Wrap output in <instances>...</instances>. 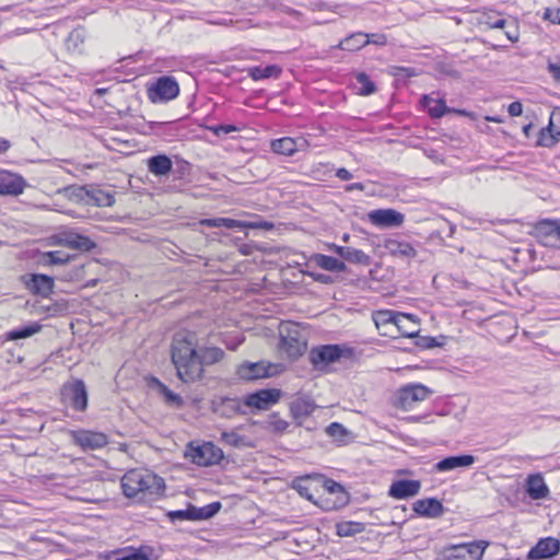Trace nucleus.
<instances>
[{"mask_svg":"<svg viewBox=\"0 0 560 560\" xmlns=\"http://www.w3.org/2000/svg\"><path fill=\"white\" fill-rule=\"evenodd\" d=\"M225 352L217 346H199L197 332L187 328L175 331L170 343V359L177 378L194 384L205 378L206 369L223 361Z\"/></svg>","mask_w":560,"mask_h":560,"instance_id":"f257e3e1","label":"nucleus"},{"mask_svg":"<svg viewBox=\"0 0 560 560\" xmlns=\"http://www.w3.org/2000/svg\"><path fill=\"white\" fill-rule=\"evenodd\" d=\"M121 489L125 497L139 503L152 502L160 499L165 489L163 478L145 468L128 470L121 478Z\"/></svg>","mask_w":560,"mask_h":560,"instance_id":"f03ea898","label":"nucleus"},{"mask_svg":"<svg viewBox=\"0 0 560 560\" xmlns=\"http://www.w3.org/2000/svg\"><path fill=\"white\" fill-rule=\"evenodd\" d=\"M292 488L296 490L301 497L326 511L336 508V504L330 502L326 497L342 491L340 483L332 479L325 478L322 475L298 477L293 480Z\"/></svg>","mask_w":560,"mask_h":560,"instance_id":"7ed1b4c3","label":"nucleus"},{"mask_svg":"<svg viewBox=\"0 0 560 560\" xmlns=\"http://www.w3.org/2000/svg\"><path fill=\"white\" fill-rule=\"evenodd\" d=\"M279 354L289 360L296 361L307 350V338L300 324L295 322H282L279 326Z\"/></svg>","mask_w":560,"mask_h":560,"instance_id":"20e7f679","label":"nucleus"},{"mask_svg":"<svg viewBox=\"0 0 560 560\" xmlns=\"http://www.w3.org/2000/svg\"><path fill=\"white\" fill-rule=\"evenodd\" d=\"M308 359L315 370L326 371L330 364L341 360H357V353L354 348L347 343L320 345L311 349Z\"/></svg>","mask_w":560,"mask_h":560,"instance_id":"39448f33","label":"nucleus"},{"mask_svg":"<svg viewBox=\"0 0 560 560\" xmlns=\"http://www.w3.org/2000/svg\"><path fill=\"white\" fill-rule=\"evenodd\" d=\"M489 547L487 540L452 544L443 547L439 552L440 560H482Z\"/></svg>","mask_w":560,"mask_h":560,"instance_id":"423d86ee","label":"nucleus"},{"mask_svg":"<svg viewBox=\"0 0 560 560\" xmlns=\"http://www.w3.org/2000/svg\"><path fill=\"white\" fill-rule=\"evenodd\" d=\"M284 368L280 363L270 361L249 362L245 361L237 365L236 375L243 381H257L280 375Z\"/></svg>","mask_w":560,"mask_h":560,"instance_id":"0eeeda50","label":"nucleus"},{"mask_svg":"<svg viewBox=\"0 0 560 560\" xmlns=\"http://www.w3.org/2000/svg\"><path fill=\"white\" fill-rule=\"evenodd\" d=\"M419 107L427 113L432 119H438L445 114L454 113L459 116L474 118L475 114L466 109H456L448 107L446 101L441 96L440 92L434 91L430 94H423L419 100Z\"/></svg>","mask_w":560,"mask_h":560,"instance_id":"6e6552de","label":"nucleus"},{"mask_svg":"<svg viewBox=\"0 0 560 560\" xmlns=\"http://www.w3.org/2000/svg\"><path fill=\"white\" fill-rule=\"evenodd\" d=\"M179 94V84L172 75L156 78L147 88L148 98L154 104L167 103Z\"/></svg>","mask_w":560,"mask_h":560,"instance_id":"1a4fd4ad","label":"nucleus"},{"mask_svg":"<svg viewBox=\"0 0 560 560\" xmlns=\"http://www.w3.org/2000/svg\"><path fill=\"white\" fill-rule=\"evenodd\" d=\"M187 456L191 463L201 467H209L219 464L223 457V451L212 442H202L195 445L189 443L187 447Z\"/></svg>","mask_w":560,"mask_h":560,"instance_id":"9d476101","label":"nucleus"},{"mask_svg":"<svg viewBox=\"0 0 560 560\" xmlns=\"http://www.w3.org/2000/svg\"><path fill=\"white\" fill-rule=\"evenodd\" d=\"M530 234L544 246L560 249V220L541 219L533 224Z\"/></svg>","mask_w":560,"mask_h":560,"instance_id":"9b49d317","label":"nucleus"},{"mask_svg":"<svg viewBox=\"0 0 560 560\" xmlns=\"http://www.w3.org/2000/svg\"><path fill=\"white\" fill-rule=\"evenodd\" d=\"M69 436L72 443L83 452L98 451L109 443V438L106 433L89 429L71 430Z\"/></svg>","mask_w":560,"mask_h":560,"instance_id":"f8f14e48","label":"nucleus"},{"mask_svg":"<svg viewBox=\"0 0 560 560\" xmlns=\"http://www.w3.org/2000/svg\"><path fill=\"white\" fill-rule=\"evenodd\" d=\"M431 390L422 384H409L397 392L395 406L401 410H411L419 402L425 400Z\"/></svg>","mask_w":560,"mask_h":560,"instance_id":"ddd939ff","label":"nucleus"},{"mask_svg":"<svg viewBox=\"0 0 560 560\" xmlns=\"http://www.w3.org/2000/svg\"><path fill=\"white\" fill-rule=\"evenodd\" d=\"M61 395L65 401H67L73 410L83 412L88 409V390L82 380H74L65 384Z\"/></svg>","mask_w":560,"mask_h":560,"instance_id":"4468645a","label":"nucleus"},{"mask_svg":"<svg viewBox=\"0 0 560 560\" xmlns=\"http://www.w3.org/2000/svg\"><path fill=\"white\" fill-rule=\"evenodd\" d=\"M52 244L65 246L80 252H91L96 244L86 235L80 234L73 230H63L52 236Z\"/></svg>","mask_w":560,"mask_h":560,"instance_id":"2eb2a0df","label":"nucleus"},{"mask_svg":"<svg viewBox=\"0 0 560 560\" xmlns=\"http://www.w3.org/2000/svg\"><path fill=\"white\" fill-rule=\"evenodd\" d=\"M25 289L33 295L49 298L54 293L55 280L45 273H27L21 277Z\"/></svg>","mask_w":560,"mask_h":560,"instance_id":"dca6fc26","label":"nucleus"},{"mask_svg":"<svg viewBox=\"0 0 560 560\" xmlns=\"http://www.w3.org/2000/svg\"><path fill=\"white\" fill-rule=\"evenodd\" d=\"M281 395L278 388H264L246 395L244 404L250 409L267 410L278 404Z\"/></svg>","mask_w":560,"mask_h":560,"instance_id":"f3484780","label":"nucleus"},{"mask_svg":"<svg viewBox=\"0 0 560 560\" xmlns=\"http://www.w3.org/2000/svg\"><path fill=\"white\" fill-rule=\"evenodd\" d=\"M78 196L89 206L110 207L115 203V196L96 187H80Z\"/></svg>","mask_w":560,"mask_h":560,"instance_id":"a211bd4d","label":"nucleus"},{"mask_svg":"<svg viewBox=\"0 0 560 560\" xmlns=\"http://www.w3.org/2000/svg\"><path fill=\"white\" fill-rule=\"evenodd\" d=\"M393 339L397 338H415L420 331V324L415 316L405 313H397L395 327L393 328Z\"/></svg>","mask_w":560,"mask_h":560,"instance_id":"6ab92c4d","label":"nucleus"},{"mask_svg":"<svg viewBox=\"0 0 560 560\" xmlns=\"http://www.w3.org/2000/svg\"><path fill=\"white\" fill-rule=\"evenodd\" d=\"M369 221L378 228L400 226L405 217L394 209H377L368 213Z\"/></svg>","mask_w":560,"mask_h":560,"instance_id":"aec40b11","label":"nucleus"},{"mask_svg":"<svg viewBox=\"0 0 560 560\" xmlns=\"http://www.w3.org/2000/svg\"><path fill=\"white\" fill-rule=\"evenodd\" d=\"M560 551V540L553 537L540 538L528 551L529 560H545L557 556Z\"/></svg>","mask_w":560,"mask_h":560,"instance_id":"412c9836","label":"nucleus"},{"mask_svg":"<svg viewBox=\"0 0 560 560\" xmlns=\"http://www.w3.org/2000/svg\"><path fill=\"white\" fill-rule=\"evenodd\" d=\"M25 187L26 183L22 176L0 170V196H20Z\"/></svg>","mask_w":560,"mask_h":560,"instance_id":"4be33fe9","label":"nucleus"},{"mask_svg":"<svg viewBox=\"0 0 560 560\" xmlns=\"http://www.w3.org/2000/svg\"><path fill=\"white\" fill-rule=\"evenodd\" d=\"M420 489L421 482L419 480H396L390 485L388 494L394 499L404 500L417 495Z\"/></svg>","mask_w":560,"mask_h":560,"instance_id":"5701e85b","label":"nucleus"},{"mask_svg":"<svg viewBox=\"0 0 560 560\" xmlns=\"http://www.w3.org/2000/svg\"><path fill=\"white\" fill-rule=\"evenodd\" d=\"M383 246L388 255L396 258L410 259L417 255V250L411 243L398 237L386 238Z\"/></svg>","mask_w":560,"mask_h":560,"instance_id":"b1692460","label":"nucleus"},{"mask_svg":"<svg viewBox=\"0 0 560 560\" xmlns=\"http://www.w3.org/2000/svg\"><path fill=\"white\" fill-rule=\"evenodd\" d=\"M413 512L422 517L435 518L443 514L444 508L435 498L419 499L412 504Z\"/></svg>","mask_w":560,"mask_h":560,"instance_id":"393cba45","label":"nucleus"},{"mask_svg":"<svg viewBox=\"0 0 560 560\" xmlns=\"http://www.w3.org/2000/svg\"><path fill=\"white\" fill-rule=\"evenodd\" d=\"M316 409V405L314 400L307 396H298L290 402V415L296 421H302L305 418L310 417L314 410Z\"/></svg>","mask_w":560,"mask_h":560,"instance_id":"a878e982","label":"nucleus"},{"mask_svg":"<svg viewBox=\"0 0 560 560\" xmlns=\"http://www.w3.org/2000/svg\"><path fill=\"white\" fill-rule=\"evenodd\" d=\"M396 318L397 313L392 310H380L373 314V320L380 335L389 338L394 335L393 328L395 327Z\"/></svg>","mask_w":560,"mask_h":560,"instance_id":"bb28decb","label":"nucleus"},{"mask_svg":"<svg viewBox=\"0 0 560 560\" xmlns=\"http://www.w3.org/2000/svg\"><path fill=\"white\" fill-rule=\"evenodd\" d=\"M476 458L472 455H457V456H448L440 462L435 463L433 466V470L436 472L451 471L460 467H469L475 463Z\"/></svg>","mask_w":560,"mask_h":560,"instance_id":"cd10ccee","label":"nucleus"},{"mask_svg":"<svg viewBox=\"0 0 560 560\" xmlns=\"http://www.w3.org/2000/svg\"><path fill=\"white\" fill-rule=\"evenodd\" d=\"M220 506H221L220 503L217 502V503L210 504L201 510H197L195 508L187 509V510H177V511L171 512L170 516L173 520L174 518L200 520V518H206V517H210V516L214 515L219 511Z\"/></svg>","mask_w":560,"mask_h":560,"instance_id":"c85d7f7f","label":"nucleus"},{"mask_svg":"<svg viewBox=\"0 0 560 560\" xmlns=\"http://www.w3.org/2000/svg\"><path fill=\"white\" fill-rule=\"evenodd\" d=\"M177 126L176 121H150L143 125L141 133L153 137H176Z\"/></svg>","mask_w":560,"mask_h":560,"instance_id":"c756f323","label":"nucleus"},{"mask_svg":"<svg viewBox=\"0 0 560 560\" xmlns=\"http://www.w3.org/2000/svg\"><path fill=\"white\" fill-rule=\"evenodd\" d=\"M220 441L229 446L233 447H254L255 443L253 439L242 432V428L233 429L230 431H223L221 433Z\"/></svg>","mask_w":560,"mask_h":560,"instance_id":"7c9ffc66","label":"nucleus"},{"mask_svg":"<svg viewBox=\"0 0 560 560\" xmlns=\"http://www.w3.org/2000/svg\"><path fill=\"white\" fill-rule=\"evenodd\" d=\"M526 492L533 500H540L548 497L549 489L540 474L528 476L526 480Z\"/></svg>","mask_w":560,"mask_h":560,"instance_id":"2f4dec72","label":"nucleus"},{"mask_svg":"<svg viewBox=\"0 0 560 560\" xmlns=\"http://www.w3.org/2000/svg\"><path fill=\"white\" fill-rule=\"evenodd\" d=\"M370 44V34L355 32L342 39L338 47L347 51H357Z\"/></svg>","mask_w":560,"mask_h":560,"instance_id":"473e14b6","label":"nucleus"},{"mask_svg":"<svg viewBox=\"0 0 560 560\" xmlns=\"http://www.w3.org/2000/svg\"><path fill=\"white\" fill-rule=\"evenodd\" d=\"M149 172L155 176H164L172 171L173 163L165 154H158L148 159Z\"/></svg>","mask_w":560,"mask_h":560,"instance_id":"72a5a7b5","label":"nucleus"},{"mask_svg":"<svg viewBox=\"0 0 560 560\" xmlns=\"http://www.w3.org/2000/svg\"><path fill=\"white\" fill-rule=\"evenodd\" d=\"M336 252L340 257L351 264H359L364 266L370 264V256L361 249L349 246H338Z\"/></svg>","mask_w":560,"mask_h":560,"instance_id":"f704fd0d","label":"nucleus"},{"mask_svg":"<svg viewBox=\"0 0 560 560\" xmlns=\"http://www.w3.org/2000/svg\"><path fill=\"white\" fill-rule=\"evenodd\" d=\"M214 411L223 417H232L240 410V404L234 398L221 397L213 401Z\"/></svg>","mask_w":560,"mask_h":560,"instance_id":"c9c22d12","label":"nucleus"},{"mask_svg":"<svg viewBox=\"0 0 560 560\" xmlns=\"http://www.w3.org/2000/svg\"><path fill=\"white\" fill-rule=\"evenodd\" d=\"M365 530V524L355 521H342L336 524V535L339 537H351Z\"/></svg>","mask_w":560,"mask_h":560,"instance_id":"e433bc0d","label":"nucleus"},{"mask_svg":"<svg viewBox=\"0 0 560 560\" xmlns=\"http://www.w3.org/2000/svg\"><path fill=\"white\" fill-rule=\"evenodd\" d=\"M546 133H548L551 140H557V137H560V109L551 112L549 124L546 128L540 129L537 140H545Z\"/></svg>","mask_w":560,"mask_h":560,"instance_id":"4c0bfd02","label":"nucleus"},{"mask_svg":"<svg viewBox=\"0 0 560 560\" xmlns=\"http://www.w3.org/2000/svg\"><path fill=\"white\" fill-rule=\"evenodd\" d=\"M70 260V255L62 250L44 252L39 255L38 262L42 266L50 267L55 265H65Z\"/></svg>","mask_w":560,"mask_h":560,"instance_id":"58836bf2","label":"nucleus"},{"mask_svg":"<svg viewBox=\"0 0 560 560\" xmlns=\"http://www.w3.org/2000/svg\"><path fill=\"white\" fill-rule=\"evenodd\" d=\"M282 69L278 65L258 66L249 69V77L255 80H264L269 78H279Z\"/></svg>","mask_w":560,"mask_h":560,"instance_id":"ea45409f","label":"nucleus"},{"mask_svg":"<svg viewBox=\"0 0 560 560\" xmlns=\"http://www.w3.org/2000/svg\"><path fill=\"white\" fill-rule=\"evenodd\" d=\"M313 260L319 268L327 271H343L346 269L345 262L332 256L317 254Z\"/></svg>","mask_w":560,"mask_h":560,"instance_id":"a19ab883","label":"nucleus"},{"mask_svg":"<svg viewBox=\"0 0 560 560\" xmlns=\"http://www.w3.org/2000/svg\"><path fill=\"white\" fill-rule=\"evenodd\" d=\"M43 326L39 323H32L31 325L12 329L5 332V340L14 341L18 339H24L38 334L42 330Z\"/></svg>","mask_w":560,"mask_h":560,"instance_id":"79ce46f5","label":"nucleus"},{"mask_svg":"<svg viewBox=\"0 0 560 560\" xmlns=\"http://www.w3.org/2000/svg\"><path fill=\"white\" fill-rule=\"evenodd\" d=\"M156 387L161 396L163 397L164 401L168 406L173 407H183L184 406V399L179 394L174 393L172 389H170L164 383H162L159 380H155Z\"/></svg>","mask_w":560,"mask_h":560,"instance_id":"37998d69","label":"nucleus"},{"mask_svg":"<svg viewBox=\"0 0 560 560\" xmlns=\"http://www.w3.org/2000/svg\"><path fill=\"white\" fill-rule=\"evenodd\" d=\"M222 226L226 229H269L271 228L270 223L267 222H247L235 220L231 218H222L221 219Z\"/></svg>","mask_w":560,"mask_h":560,"instance_id":"c03bdc74","label":"nucleus"},{"mask_svg":"<svg viewBox=\"0 0 560 560\" xmlns=\"http://www.w3.org/2000/svg\"><path fill=\"white\" fill-rule=\"evenodd\" d=\"M355 81L360 95H371L376 91L375 83L371 80L370 75L365 72H359L355 74Z\"/></svg>","mask_w":560,"mask_h":560,"instance_id":"a18cd8bd","label":"nucleus"},{"mask_svg":"<svg viewBox=\"0 0 560 560\" xmlns=\"http://www.w3.org/2000/svg\"><path fill=\"white\" fill-rule=\"evenodd\" d=\"M489 28H505L506 26H513L512 19H504L501 16L487 15L482 22Z\"/></svg>","mask_w":560,"mask_h":560,"instance_id":"49530a36","label":"nucleus"},{"mask_svg":"<svg viewBox=\"0 0 560 560\" xmlns=\"http://www.w3.org/2000/svg\"><path fill=\"white\" fill-rule=\"evenodd\" d=\"M85 39V30L83 27L74 28L70 32L67 44L69 48H78L81 44L84 43Z\"/></svg>","mask_w":560,"mask_h":560,"instance_id":"de8ad7c7","label":"nucleus"},{"mask_svg":"<svg viewBox=\"0 0 560 560\" xmlns=\"http://www.w3.org/2000/svg\"><path fill=\"white\" fill-rule=\"evenodd\" d=\"M271 150L282 155H292L296 150V142H270Z\"/></svg>","mask_w":560,"mask_h":560,"instance_id":"09e8293b","label":"nucleus"},{"mask_svg":"<svg viewBox=\"0 0 560 560\" xmlns=\"http://www.w3.org/2000/svg\"><path fill=\"white\" fill-rule=\"evenodd\" d=\"M326 432L329 436H331L340 442H343L346 440V438L348 436V431L346 430V428L338 422L330 423L327 427Z\"/></svg>","mask_w":560,"mask_h":560,"instance_id":"8fccbe9b","label":"nucleus"},{"mask_svg":"<svg viewBox=\"0 0 560 560\" xmlns=\"http://www.w3.org/2000/svg\"><path fill=\"white\" fill-rule=\"evenodd\" d=\"M207 129L211 130L215 137L240 130V128L234 124H220L213 127H208Z\"/></svg>","mask_w":560,"mask_h":560,"instance_id":"3c124183","label":"nucleus"},{"mask_svg":"<svg viewBox=\"0 0 560 560\" xmlns=\"http://www.w3.org/2000/svg\"><path fill=\"white\" fill-rule=\"evenodd\" d=\"M89 265H80L74 267L66 275V280L68 281H83L85 278V268Z\"/></svg>","mask_w":560,"mask_h":560,"instance_id":"603ef678","label":"nucleus"},{"mask_svg":"<svg viewBox=\"0 0 560 560\" xmlns=\"http://www.w3.org/2000/svg\"><path fill=\"white\" fill-rule=\"evenodd\" d=\"M340 4H331L324 1H314L310 3V9L312 11H331L337 12V10L340 8Z\"/></svg>","mask_w":560,"mask_h":560,"instance_id":"864d4df0","label":"nucleus"},{"mask_svg":"<svg viewBox=\"0 0 560 560\" xmlns=\"http://www.w3.org/2000/svg\"><path fill=\"white\" fill-rule=\"evenodd\" d=\"M504 31L505 36L512 43H515L518 40V28L516 22L513 20V26H506L505 28H502Z\"/></svg>","mask_w":560,"mask_h":560,"instance_id":"5fc2aeb1","label":"nucleus"},{"mask_svg":"<svg viewBox=\"0 0 560 560\" xmlns=\"http://www.w3.org/2000/svg\"><path fill=\"white\" fill-rule=\"evenodd\" d=\"M544 18L549 20L551 23L560 24V8L556 10L546 9Z\"/></svg>","mask_w":560,"mask_h":560,"instance_id":"6e6d98bb","label":"nucleus"},{"mask_svg":"<svg viewBox=\"0 0 560 560\" xmlns=\"http://www.w3.org/2000/svg\"><path fill=\"white\" fill-rule=\"evenodd\" d=\"M116 560H150L148 555L141 551H135L130 555L119 557Z\"/></svg>","mask_w":560,"mask_h":560,"instance_id":"4d7b16f0","label":"nucleus"},{"mask_svg":"<svg viewBox=\"0 0 560 560\" xmlns=\"http://www.w3.org/2000/svg\"><path fill=\"white\" fill-rule=\"evenodd\" d=\"M508 112L511 116L515 117V116H520L522 115L523 113V105L521 102H512L509 107H508Z\"/></svg>","mask_w":560,"mask_h":560,"instance_id":"13d9d810","label":"nucleus"},{"mask_svg":"<svg viewBox=\"0 0 560 560\" xmlns=\"http://www.w3.org/2000/svg\"><path fill=\"white\" fill-rule=\"evenodd\" d=\"M270 425L277 432H284L288 429L289 423L283 419H276L270 421Z\"/></svg>","mask_w":560,"mask_h":560,"instance_id":"bf43d9fd","label":"nucleus"},{"mask_svg":"<svg viewBox=\"0 0 560 560\" xmlns=\"http://www.w3.org/2000/svg\"><path fill=\"white\" fill-rule=\"evenodd\" d=\"M387 43V38L384 34H370V44L377 46H384Z\"/></svg>","mask_w":560,"mask_h":560,"instance_id":"052dcab7","label":"nucleus"},{"mask_svg":"<svg viewBox=\"0 0 560 560\" xmlns=\"http://www.w3.org/2000/svg\"><path fill=\"white\" fill-rule=\"evenodd\" d=\"M222 218H213V219H201L199 221L200 225L209 226V228H220L222 226L221 223Z\"/></svg>","mask_w":560,"mask_h":560,"instance_id":"680f3d73","label":"nucleus"},{"mask_svg":"<svg viewBox=\"0 0 560 560\" xmlns=\"http://www.w3.org/2000/svg\"><path fill=\"white\" fill-rule=\"evenodd\" d=\"M280 11L285 13L287 15L292 16V18L298 19V20L302 16V13L300 11H298V10L291 8V7H288V5H283L282 4L280 7Z\"/></svg>","mask_w":560,"mask_h":560,"instance_id":"e2e57ef3","label":"nucleus"},{"mask_svg":"<svg viewBox=\"0 0 560 560\" xmlns=\"http://www.w3.org/2000/svg\"><path fill=\"white\" fill-rule=\"evenodd\" d=\"M336 176L341 180H350L352 178V174L345 167L338 168Z\"/></svg>","mask_w":560,"mask_h":560,"instance_id":"0e129e2a","label":"nucleus"},{"mask_svg":"<svg viewBox=\"0 0 560 560\" xmlns=\"http://www.w3.org/2000/svg\"><path fill=\"white\" fill-rule=\"evenodd\" d=\"M549 71L553 75V78L560 81V62L559 63H549Z\"/></svg>","mask_w":560,"mask_h":560,"instance_id":"69168bd1","label":"nucleus"},{"mask_svg":"<svg viewBox=\"0 0 560 560\" xmlns=\"http://www.w3.org/2000/svg\"><path fill=\"white\" fill-rule=\"evenodd\" d=\"M98 281L100 280L97 278H93V279L86 280L82 284V288H93V287H95L98 283Z\"/></svg>","mask_w":560,"mask_h":560,"instance_id":"338daca9","label":"nucleus"},{"mask_svg":"<svg viewBox=\"0 0 560 560\" xmlns=\"http://www.w3.org/2000/svg\"><path fill=\"white\" fill-rule=\"evenodd\" d=\"M399 72L404 73L406 77H412V75L416 74L415 73V69H412V68H405V67L399 68Z\"/></svg>","mask_w":560,"mask_h":560,"instance_id":"774afa93","label":"nucleus"}]
</instances>
